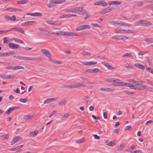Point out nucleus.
I'll use <instances>...</instances> for the list:
<instances>
[{"instance_id":"49","label":"nucleus","mask_w":153,"mask_h":153,"mask_svg":"<svg viewBox=\"0 0 153 153\" xmlns=\"http://www.w3.org/2000/svg\"><path fill=\"white\" fill-rule=\"evenodd\" d=\"M68 14H64L62 15V16H60L59 17V19H62V18H68Z\"/></svg>"},{"instance_id":"62","label":"nucleus","mask_w":153,"mask_h":153,"mask_svg":"<svg viewBox=\"0 0 153 153\" xmlns=\"http://www.w3.org/2000/svg\"><path fill=\"white\" fill-rule=\"evenodd\" d=\"M56 112H57V111L55 110L51 112V115H50V116H49V117L51 118L52 116H53L54 114H55L56 113Z\"/></svg>"},{"instance_id":"6","label":"nucleus","mask_w":153,"mask_h":153,"mask_svg":"<svg viewBox=\"0 0 153 153\" xmlns=\"http://www.w3.org/2000/svg\"><path fill=\"white\" fill-rule=\"evenodd\" d=\"M120 86H127L128 87L131 89H133V87H134V86L133 84H130L129 83H127L125 82H122L120 83Z\"/></svg>"},{"instance_id":"12","label":"nucleus","mask_w":153,"mask_h":153,"mask_svg":"<svg viewBox=\"0 0 153 153\" xmlns=\"http://www.w3.org/2000/svg\"><path fill=\"white\" fill-rule=\"evenodd\" d=\"M81 62L83 64L85 65H94L97 64V62L94 61H91L89 62Z\"/></svg>"},{"instance_id":"46","label":"nucleus","mask_w":153,"mask_h":153,"mask_svg":"<svg viewBox=\"0 0 153 153\" xmlns=\"http://www.w3.org/2000/svg\"><path fill=\"white\" fill-rule=\"evenodd\" d=\"M14 40L16 42H17L19 43H21L22 44L24 43V42L21 40H19V39H17V38H14Z\"/></svg>"},{"instance_id":"8","label":"nucleus","mask_w":153,"mask_h":153,"mask_svg":"<svg viewBox=\"0 0 153 153\" xmlns=\"http://www.w3.org/2000/svg\"><path fill=\"white\" fill-rule=\"evenodd\" d=\"M41 51L43 54L48 58H50V57L52 56L51 55L48 50L45 49H42L41 50Z\"/></svg>"},{"instance_id":"21","label":"nucleus","mask_w":153,"mask_h":153,"mask_svg":"<svg viewBox=\"0 0 153 153\" xmlns=\"http://www.w3.org/2000/svg\"><path fill=\"white\" fill-rule=\"evenodd\" d=\"M43 35L48 36H51V32L49 30H43L42 31Z\"/></svg>"},{"instance_id":"20","label":"nucleus","mask_w":153,"mask_h":153,"mask_svg":"<svg viewBox=\"0 0 153 153\" xmlns=\"http://www.w3.org/2000/svg\"><path fill=\"white\" fill-rule=\"evenodd\" d=\"M102 64L103 65L105 66L106 67H107L110 70H113L114 69V68L112 66L106 63L105 62H102Z\"/></svg>"},{"instance_id":"25","label":"nucleus","mask_w":153,"mask_h":153,"mask_svg":"<svg viewBox=\"0 0 153 153\" xmlns=\"http://www.w3.org/2000/svg\"><path fill=\"white\" fill-rule=\"evenodd\" d=\"M23 147V145H20L18 146H17L16 147L13 148V149H9V150L10 151H15L17 150H19L22 148Z\"/></svg>"},{"instance_id":"50","label":"nucleus","mask_w":153,"mask_h":153,"mask_svg":"<svg viewBox=\"0 0 153 153\" xmlns=\"http://www.w3.org/2000/svg\"><path fill=\"white\" fill-rule=\"evenodd\" d=\"M0 77L2 79H7L8 74H4L0 76Z\"/></svg>"},{"instance_id":"11","label":"nucleus","mask_w":153,"mask_h":153,"mask_svg":"<svg viewBox=\"0 0 153 153\" xmlns=\"http://www.w3.org/2000/svg\"><path fill=\"white\" fill-rule=\"evenodd\" d=\"M8 46L9 48L12 49H16L19 47V45H18L12 43H9Z\"/></svg>"},{"instance_id":"30","label":"nucleus","mask_w":153,"mask_h":153,"mask_svg":"<svg viewBox=\"0 0 153 153\" xmlns=\"http://www.w3.org/2000/svg\"><path fill=\"white\" fill-rule=\"evenodd\" d=\"M81 54L84 56H89L91 55V54L90 53L86 52L84 51H83L81 53Z\"/></svg>"},{"instance_id":"1","label":"nucleus","mask_w":153,"mask_h":153,"mask_svg":"<svg viewBox=\"0 0 153 153\" xmlns=\"http://www.w3.org/2000/svg\"><path fill=\"white\" fill-rule=\"evenodd\" d=\"M134 26H142L146 27L151 25L152 24L149 22L145 20H140L134 23Z\"/></svg>"},{"instance_id":"44","label":"nucleus","mask_w":153,"mask_h":153,"mask_svg":"<svg viewBox=\"0 0 153 153\" xmlns=\"http://www.w3.org/2000/svg\"><path fill=\"white\" fill-rule=\"evenodd\" d=\"M106 80V81L108 82H112L113 84L114 83V82H115V79L112 78L109 79H107Z\"/></svg>"},{"instance_id":"59","label":"nucleus","mask_w":153,"mask_h":153,"mask_svg":"<svg viewBox=\"0 0 153 153\" xmlns=\"http://www.w3.org/2000/svg\"><path fill=\"white\" fill-rule=\"evenodd\" d=\"M128 39V37H127L121 35L120 39L124 40H126L127 39Z\"/></svg>"},{"instance_id":"14","label":"nucleus","mask_w":153,"mask_h":153,"mask_svg":"<svg viewBox=\"0 0 153 153\" xmlns=\"http://www.w3.org/2000/svg\"><path fill=\"white\" fill-rule=\"evenodd\" d=\"M11 30L20 32L23 34H24L25 32L24 30L22 29L19 27H13L11 28Z\"/></svg>"},{"instance_id":"27","label":"nucleus","mask_w":153,"mask_h":153,"mask_svg":"<svg viewBox=\"0 0 153 153\" xmlns=\"http://www.w3.org/2000/svg\"><path fill=\"white\" fill-rule=\"evenodd\" d=\"M116 80L118 81H120L121 80L120 79H116L115 80V82H114L113 85L116 86H120V82H119L118 81H116Z\"/></svg>"},{"instance_id":"28","label":"nucleus","mask_w":153,"mask_h":153,"mask_svg":"<svg viewBox=\"0 0 153 153\" xmlns=\"http://www.w3.org/2000/svg\"><path fill=\"white\" fill-rule=\"evenodd\" d=\"M121 3V2L120 1H112L111 2L108 3V4L109 5L112 4H116V5H120Z\"/></svg>"},{"instance_id":"34","label":"nucleus","mask_w":153,"mask_h":153,"mask_svg":"<svg viewBox=\"0 0 153 153\" xmlns=\"http://www.w3.org/2000/svg\"><path fill=\"white\" fill-rule=\"evenodd\" d=\"M118 22V21H112L110 23L114 26H117Z\"/></svg>"},{"instance_id":"64","label":"nucleus","mask_w":153,"mask_h":153,"mask_svg":"<svg viewBox=\"0 0 153 153\" xmlns=\"http://www.w3.org/2000/svg\"><path fill=\"white\" fill-rule=\"evenodd\" d=\"M145 82L143 81H141L139 82V84L141 85V86H146L145 85H142V84H144Z\"/></svg>"},{"instance_id":"19","label":"nucleus","mask_w":153,"mask_h":153,"mask_svg":"<svg viewBox=\"0 0 153 153\" xmlns=\"http://www.w3.org/2000/svg\"><path fill=\"white\" fill-rule=\"evenodd\" d=\"M47 23L50 25H60L61 24V22H60L59 23H56V22L53 21H47Z\"/></svg>"},{"instance_id":"31","label":"nucleus","mask_w":153,"mask_h":153,"mask_svg":"<svg viewBox=\"0 0 153 153\" xmlns=\"http://www.w3.org/2000/svg\"><path fill=\"white\" fill-rule=\"evenodd\" d=\"M85 139L84 138L78 140L76 141V143H83L85 141Z\"/></svg>"},{"instance_id":"32","label":"nucleus","mask_w":153,"mask_h":153,"mask_svg":"<svg viewBox=\"0 0 153 153\" xmlns=\"http://www.w3.org/2000/svg\"><path fill=\"white\" fill-rule=\"evenodd\" d=\"M74 8H72L70 9L67 10L66 11V12L71 13H75V12Z\"/></svg>"},{"instance_id":"54","label":"nucleus","mask_w":153,"mask_h":153,"mask_svg":"<svg viewBox=\"0 0 153 153\" xmlns=\"http://www.w3.org/2000/svg\"><path fill=\"white\" fill-rule=\"evenodd\" d=\"M83 29L82 25H81L77 27L76 29V30L77 31L82 30H83Z\"/></svg>"},{"instance_id":"23","label":"nucleus","mask_w":153,"mask_h":153,"mask_svg":"<svg viewBox=\"0 0 153 153\" xmlns=\"http://www.w3.org/2000/svg\"><path fill=\"white\" fill-rule=\"evenodd\" d=\"M67 100L66 98H65L62 100L60 102H59L58 104L60 106H62L65 105L66 103Z\"/></svg>"},{"instance_id":"29","label":"nucleus","mask_w":153,"mask_h":153,"mask_svg":"<svg viewBox=\"0 0 153 153\" xmlns=\"http://www.w3.org/2000/svg\"><path fill=\"white\" fill-rule=\"evenodd\" d=\"M33 117V115H25L24 117V119L25 120H31L32 119Z\"/></svg>"},{"instance_id":"37","label":"nucleus","mask_w":153,"mask_h":153,"mask_svg":"<svg viewBox=\"0 0 153 153\" xmlns=\"http://www.w3.org/2000/svg\"><path fill=\"white\" fill-rule=\"evenodd\" d=\"M15 8L14 7H8L6 9V11H9L10 12H13L14 11Z\"/></svg>"},{"instance_id":"16","label":"nucleus","mask_w":153,"mask_h":153,"mask_svg":"<svg viewBox=\"0 0 153 153\" xmlns=\"http://www.w3.org/2000/svg\"><path fill=\"white\" fill-rule=\"evenodd\" d=\"M82 9L83 7L80 6L74 8L75 13H80L82 11Z\"/></svg>"},{"instance_id":"42","label":"nucleus","mask_w":153,"mask_h":153,"mask_svg":"<svg viewBox=\"0 0 153 153\" xmlns=\"http://www.w3.org/2000/svg\"><path fill=\"white\" fill-rule=\"evenodd\" d=\"M34 14V16H42V13H35Z\"/></svg>"},{"instance_id":"56","label":"nucleus","mask_w":153,"mask_h":153,"mask_svg":"<svg viewBox=\"0 0 153 153\" xmlns=\"http://www.w3.org/2000/svg\"><path fill=\"white\" fill-rule=\"evenodd\" d=\"M146 7L148 9L153 8V4L147 5L146 6Z\"/></svg>"},{"instance_id":"39","label":"nucleus","mask_w":153,"mask_h":153,"mask_svg":"<svg viewBox=\"0 0 153 153\" xmlns=\"http://www.w3.org/2000/svg\"><path fill=\"white\" fill-rule=\"evenodd\" d=\"M82 28H83V30H84L86 29H89L91 28V26L88 25H82Z\"/></svg>"},{"instance_id":"10","label":"nucleus","mask_w":153,"mask_h":153,"mask_svg":"<svg viewBox=\"0 0 153 153\" xmlns=\"http://www.w3.org/2000/svg\"><path fill=\"white\" fill-rule=\"evenodd\" d=\"M18 108L19 107L17 106L10 107L5 112V113L7 114H10L11 111Z\"/></svg>"},{"instance_id":"63","label":"nucleus","mask_w":153,"mask_h":153,"mask_svg":"<svg viewBox=\"0 0 153 153\" xmlns=\"http://www.w3.org/2000/svg\"><path fill=\"white\" fill-rule=\"evenodd\" d=\"M2 53V56H9L8 52H5V53Z\"/></svg>"},{"instance_id":"40","label":"nucleus","mask_w":153,"mask_h":153,"mask_svg":"<svg viewBox=\"0 0 153 153\" xmlns=\"http://www.w3.org/2000/svg\"><path fill=\"white\" fill-rule=\"evenodd\" d=\"M27 98H21L19 100L20 102L23 103H25L27 102Z\"/></svg>"},{"instance_id":"2","label":"nucleus","mask_w":153,"mask_h":153,"mask_svg":"<svg viewBox=\"0 0 153 153\" xmlns=\"http://www.w3.org/2000/svg\"><path fill=\"white\" fill-rule=\"evenodd\" d=\"M133 84L135 86H136V88L133 87V89L135 90L140 89V90H143L146 88V86H141L139 84V82L136 81L134 80L133 82Z\"/></svg>"},{"instance_id":"35","label":"nucleus","mask_w":153,"mask_h":153,"mask_svg":"<svg viewBox=\"0 0 153 153\" xmlns=\"http://www.w3.org/2000/svg\"><path fill=\"white\" fill-rule=\"evenodd\" d=\"M144 41L146 42H153V38H150L145 39Z\"/></svg>"},{"instance_id":"36","label":"nucleus","mask_w":153,"mask_h":153,"mask_svg":"<svg viewBox=\"0 0 153 153\" xmlns=\"http://www.w3.org/2000/svg\"><path fill=\"white\" fill-rule=\"evenodd\" d=\"M100 90L102 91L107 92H110L111 91V89L110 88H101Z\"/></svg>"},{"instance_id":"9","label":"nucleus","mask_w":153,"mask_h":153,"mask_svg":"<svg viewBox=\"0 0 153 153\" xmlns=\"http://www.w3.org/2000/svg\"><path fill=\"white\" fill-rule=\"evenodd\" d=\"M58 97L50 98L45 100L44 102V104H48L53 101L56 100L58 99Z\"/></svg>"},{"instance_id":"15","label":"nucleus","mask_w":153,"mask_h":153,"mask_svg":"<svg viewBox=\"0 0 153 153\" xmlns=\"http://www.w3.org/2000/svg\"><path fill=\"white\" fill-rule=\"evenodd\" d=\"M134 66L138 68L141 69L142 70H143L145 68L144 66L140 64L139 63H136L134 64Z\"/></svg>"},{"instance_id":"52","label":"nucleus","mask_w":153,"mask_h":153,"mask_svg":"<svg viewBox=\"0 0 153 153\" xmlns=\"http://www.w3.org/2000/svg\"><path fill=\"white\" fill-rule=\"evenodd\" d=\"M55 1L56 3V4H62L65 1V0L64 1H59L58 0H55Z\"/></svg>"},{"instance_id":"4","label":"nucleus","mask_w":153,"mask_h":153,"mask_svg":"<svg viewBox=\"0 0 153 153\" xmlns=\"http://www.w3.org/2000/svg\"><path fill=\"white\" fill-rule=\"evenodd\" d=\"M94 5H100L106 7L107 6V3L103 1H97L94 3Z\"/></svg>"},{"instance_id":"47","label":"nucleus","mask_w":153,"mask_h":153,"mask_svg":"<svg viewBox=\"0 0 153 153\" xmlns=\"http://www.w3.org/2000/svg\"><path fill=\"white\" fill-rule=\"evenodd\" d=\"M107 145L109 146H114L115 145V143H114V141H112L109 142L107 144Z\"/></svg>"},{"instance_id":"45","label":"nucleus","mask_w":153,"mask_h":153,"mask_svg":"<svg viewBox=\"0 0 153 153\" xmlns=\"http://www.w3.org/2000/svg\"><path fill=\"white\" fill-rule=\"evenodd\" d=\"M124 67L126 68H132L133 66L131 64L129 63H127L124 65Z\"/></svg>"},{"instance_id":"51","label":"nucleus","mask_w":153,"mask_h":153,"mask_svg":"<svg viewBox=\"0 0 153 153\" xmlns=\"http://www.w3.org/2000/svg\"><path fill=\"white\" fill-rule=\"evenodd\" d=\"M121 38V35L120 36H118V35H116L112 37V39H120Z\"/></svg>"},{"instance_id":"61","label":"nucleus","mask_w":153,"mask_h":153,"mask_svg":"<svg viewBox=\"0 0 153 153\" xmlns=\"http://www.w3.org/2000/svg\"><path fill=\"white\" fill-rule=\"evenodd\" d=\"M120 130V129L119 128L116 129L114 131V132L115 133L117 134H118Z\"/></svg>"},{"instance_id":"33","label":"nucleus","mask_w":153,"mask_h":153,"mask_svg":"<svg viewBox=\"0 0 153 153\" xmlns=\"http://www.w3.org/2000/svg\"><path fill=\"white\" fill-rule=\"evenodd\" d=\"M72 88H76L80 87L79 83H78L71 85Z\"/></svg>"},{"instance_id":"58","label":"nucleus","mask_w":153,"mask_h":153,"mask_svg":"<svg viewBox=\"0 0 153 153\" xmlns=\"http://www.w3.org/2000/svg\"><path fill=\"white\" fill-rule=\"evenodd\" d=\"M100 70L97 68L93 69V73H95L98 71L100 72Z\"/></svg>"},{"instance_id":"60","label":"nucleus","mask_w":153,"mask_h":153,"mask_svg":"<svg viewBox=\"0 0 153 153\" xmlns=\"http://www.w3.org/2000/svg\"><path fill=\"white\" fill-rule=\"evenodd\" d=\"M135 146L134 145H131V146L129 147L128 148V149H131L132 150H134L135 149Z\"/></svg>"},{"instance_id":"38","label":"nucleus","mask_w":153,"mask_h":153,"mask_svg":"<svg viewBox=\"0 0 153 153\" xmlns=\"http://www.w3.org/2000/svg\"><path fill=\"white\" fill-rule=\"evenodd\" d=\"M125 22L123 21H118V26H125Z\"/></svg>"},{"instance_id":"53","label":"nucleus","mask_w":153,"mask_h":153,"mask_svg":"<svg viewBox=\"0 0 153 153\" xmlns=\"http://www.w3.org/2000/svg\"><path fill=\"white\" fill-rule=\"evenodd\" d=\"M10 31H11V30L0 31V34H4V33H6Z\"/></svg>"},{"instance_id":"18","label":"nucleus","mask_w":153,"mask_h":153,"mask_svg":"<svg viewBox=\"0 0 153 153\" xmlns=\"http://www.w3.org/2000/svg\"><path fill=\"white\" fill-rule=\"evenodd\" d=\"M40 59L41 58L40 57H38L36 58L33 57H28V60L34 61H37Z\"/></svg>"},{"instance_id":"17","label":"nucleus","mask_w":153,"mask_h":153,"mask_svg":"<svg viewBox=\"0 0 153 153\" xmlns=\"http://www.w3.org/2000/svg\"><path fill=\"white\" fill-rule=\"evenodd\" d=\"M111 8L108 9L107 8H105L104 9L102 10L101 12V13L103 14H104L107 13H108L112 11Z\"/></svg>"},{"instance_id":"7","label":"nucleus","mask_w":153,"mask_h":153,"mask_svg":"<svg viewBox=\"0 0 153 153\" xmlns=\"http://www.w3.org/2000/svg\"><path fill=\"white\" fill-rule=\"evenodd\" d=\"M36 22L35 21H30L22 23L21 25L22 26H25L27 25H31L36 23Z\"/></svg>"},{"instance_id":"26","label":"nucleus","mask_w":153,"mask_h":153,"mask_svg":"<svg viewBox=\"0 0 153 153\" xmlns=\"http://www.w3.org/2000/svg\"><path fill=\"white\" fill-rule=\"evenodd\" d=\"M28 2L27 0H22L18 1H17V3L18 4H25L27 3Z\"/></svg>"},{"instance_id":"13","label":"nucleus","mask_w":153,"mask_h":153,"mask_svg":"<svg viewBox=\"0 0 153 153\" xmlns=\"http://www.w3.org/2000/svg\"><path fill=\"white\" fill-rule=\"evenodd\" d=\"M38 133L39 132L38 131H32L29 133V136L30 137H34L36 136Z\"/></svg>"},{"instance_id":"3","label":"nucleus","mask_w":153,"mask_h":153,"mask_svg":"<svg viewBox=\"0 0 153 153\" xmlns=\"http://www.w3.org/2000/svg\"><path fill=\"white\" fill-rule=\"evenodd\" d=\"M24 67L21 66H14L12 65H10L6 68L7 69L10 70H18L24 69Z\"/></svg>"},{"instance_id":"5","label":"nucleus","mask_w":153,"mask_h":153,"mask_svg":"<svg viewBox=\"0 0 153 153\" xmlns=\"http://www.w3.org/2000/svg\"><path fill=\"white\" fill-rule=\"evenodd\" d=\"M22 137L20 136H18L15 137L12 140L11 143V145L14 144L15 143L18 142L20 140H21Z\"/></svg>"},{"instance_id":"24","label":"nucleus","mask_w":153,"mask_h":153,"mask_svg":"<svg viewBox=\"0 0 153 153\" xmlns=\"http://www.w3.org/2000/svg\"><path fill=\"white\" fill-rule=\"evenodd\" d=\"M16 16L15 15H13L12 16V17H10V20L11 21H22V19H16Z\"/></svg>"},{"instance_id":"48","label":"nucleus","mask_w":153,"mask_h":153,"mask_svg":"<svg viewBox=\"0 0 153 153\" xmlns=\"http://www.w3.org/2000/svg\"><path fill=\"white\" fill-rule=\"evenodd\" d=\"M146 69L149 72L153 74V69L150 68H147Z\"/></svg>"},{"instance_id":"55","label":"nucleus","mask_w":153,"mask_h":153,"mask_svg":"<svg viewBox=\"0 0 153 153\" xmlns=\"http://www.w3.org/2000/svg\"><path fill=\"white\" fill-rule=\"evenodd\" d=\"M124 147V145L123 144H121L120 146L118 147V150H122Z\"/></svg>"},{"instance_id":"41","label":"nucleus","mask_w":153,"mask_h":153,"mask_svg":"<svg viewBox=\"0 0 153 153\" xmlns=\"http://www.w3.org/2000/svg\"><path fill=\"white\" fill-rule=\"evenodd\" d=\"M16 77V76L13 75L8 74L7 79H14Z\"/></svg>"},{"instance_id":"57","label":"nucleus","mask_w":153,"mask_h":153,"mask_svg":"<svg viewBox=\"0 0 153 153\" xmlns=\"http://www.w3.org/2000/svg\"><path fill=\"white\" fill-rule=\"evenodd\" d=\"M9 136L8 134L4 135L2 136V138L3 139H7L9 138Z\"/></svg>"},{"instance_id":"22","label":"nucleus","mask_w":153,"mask_h":153,"mask_svg":"<svg viewBox=\"0 0 153 153\" xmlns=\"http://www.w3.org/2000/svg\"><path fill=\"white\" fill-rule=\"evenodd\" d=\"M56 3L55 1V0H51V1H50L49 3L48 4L47 6L48 7L51 8L53 7V4H56Z\"/></svg>"},{"instance_id":"43","label":"nucleus","mask_w":153,"mask_h":153,"mask_svg":"<svg viewBox=\"0 0 153 153\" xmlns=\"http://www.w3.org/2000/svg\"><path fill=\"white\" fill-rule=\"evenodd\" d=\"M68 116L69 115L68 114H65L61 117V119L62 120H63L65 118H67Z\"/></svg>"}]
</instances>
